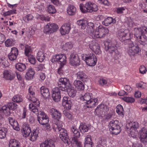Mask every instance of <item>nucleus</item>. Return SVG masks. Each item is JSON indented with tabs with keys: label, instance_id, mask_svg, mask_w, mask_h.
Here are the masks:
<instances>
[{
	"label": "nucleus",
	"instance_id": "nucleus-1",
	"mask_svg": "<svg viewBox=\"0 0 147 147\" xmlns=\"http://www.w3.org/2000/svg\"><path fill=\"white\" fill-rule=\"evenodd\" d=\"M29 108L30 111L38 115L37 119L39 123L41 125H45L46 127H48L49 119L46 114L44 112H41L39 114L37 107L34 106L32 103L29 104Z\"/></svg>",
	"mask_w": 147,
	"mask_h": 147
},
{
	"label": "nucleus",
	"instance_id": "nucleus-2",
	"mask_svg": "<svg viewBox=\"0 0 147 147\" xmlns=\"http://www.w3.org/2000/svg\"><path fill=\"white\" fill-rule=\"evenodd\" d=\"M147 33V28L145 26L141 28H136L134 29V34L136 39L141 44L144 45L146 44L147 38L145 34Z\"/></svg>",
	"mask_w": 147,
	"mask_h": 147
},
{
	"label": "nucleus",
	"instance_id": "nucleus-3",
	"mask_svg": "<svg viewBox=\"0 0 147 147\" xmlns=\"http://www.w3.org/2000/svg\"><path fill=\"white\" fill-rule=\"evenodd\" d=\"M50 112L52 115V118L55 120L54 122L57 126V128L59 130V137L62 141L64 142V129L63 128H60L61 126L59 127L58 123H60L59 119L61 116V113L57 110L54 108L50 109Z\"/></svg>",
	"mask_w": 147,
	"mask_h": 147
},
{
	"label": "nucleus",
	"instance_id": "nucleus-4",
	"mask_svg": "<svg viewBox=\"0 0 147 147\" xmlns=\"http://www.w3.org/2000/svg\"><path fill=\"white\" fill-rule=\"evenodd\" d=\"M80 10L83 13L96 11L98 9L97 5L91 1H88L84 5L81 3L79 5Z\"/></svg>",
	"mask_w": 147,
	"mask_h": 147
},
{
	"label": "nucleus",
	"instance_id": "nucleus-5",
	"mask_svg": "<svg viewBox=\"0 0 147 147\" xmlns=\"http://www.w3.org/2000/svg\"><path fill=\"white\" fill-rule=\"evenodd\" d=\"M81 57L82 59L85 61L86 64L89 66H94L96 64V57L92 53L88 54H82Z\"/></svg>",
	"mask_w": 147,
	"mask_h": 147
},
{
	"label": "nucleus",
	"instance_id": "nucleus-6",
	"mask_svg": "<svg viewBox=\"0 0 147 147\" xmlns=\"http://www.w3.org/2000/svg\"><path fill=\"white\" fill-rule=\"evenodd\" d=\"M28 94L27 96V99L34 103V106H38L40 104V102L35 97V90L32 86H29L28 89Z\"/></svg>",
	"mask_w": 147,
	"mask_h": 147
},
{
	"label": "nucleus",
	"instance_id": "nucleus-7",
	"mask_svg": "<svg viewBox=\"0 0 147 147\" xmlns=\"http://www.w3.org/2000/svg\"><path fill=\"white\" fill-rule=\"evenodd\" d=\"M65 92H66L70 97H74L76 95L77 91L72 86L69 80L65 78Z\"/></svg>",
	"mask_w": 147,
	"mask_h": 147
},
{
	"label": "nucleus",
	"instance_id": "nucleus-8",
	"mask_svg": "<svg viewBox=\"0 0 147 147\" xmlns=\"http://www.w3.org/2000/svg\"><path fill=\"white\" fill-rule=\"evenodd\" d=\"M118 121L117 120H113L110 122V131L112 134L117 135L121 131V127L118 124Z\"/></svg>",
	"mask_w": 147,
	"mask_h": 147
},
{
	"label": "nucleus",
	"instance_id": "nucleus-9",
	"mask_svg": "<svg viewBox=\"0 0 147 147\" xmlns=\"http://www.w3.org/2000/svg\"><path fill=\"white\" fill-rule=\"evenodd\" d=\"M141 51V49L138 44L132 42L129 44L127 52L130 56L132 57L140 52Z\"/></svg>",
	"mask_w": 147,
	"mask_h": 147
},
{
	"label": "nucleus",
	"instance_id": "nucleus-10",
	"mask_svg": "<svg viewBox=\"0 0 147 147\" xmlns=\"http://www.w3.org/2000/svg\"><path fill=\"white\" fill-rule=\"evenodd\" d=\"M58 25L55 23L47 24L44 28V32L46 34H50L56 32L58 29Z\"/></svg>",
	"mask_w": 147,
	"mask_h": 147
},
{
	"label": "nucleus",
	"instance_id": "nucleus-11",
	"mask_svg": "<svg viewBox=\"0 0 147 147\" xmlns=\"http://www.w3.org/2000/svg\"><path fill=\"white\" fill-rule=\"evenodd\" d=\"M107 48L108 51L110 53L112 56L115 59L119 55L118 50L116 48L115 45L111 42L108 43Z\"/></svg>",
	"mask_w": 147,
	"mask_h": 147
},
{
	"label": "nucleus",
	"instance_id": "nucleus-12",
	"mask_svg": "<svg viewBox=\"0 0 147 147\" xmlns=\"http://www.w3.org/2000/svg\"><path fill=\"white\" fill-rule=\"evenodd\" d=\"M70 64L74 66H79L80 64L79 58L75 53L71 54L69 57Z\"/></svg>",
	"mask_w": 147,
	"mask_h": 147
},
{
	"label": "nucleus",
	"instance_id": "nucleus-13",
	"mask_svg": "<svg viewBox=\"0 0 147 147\" xmlns=\"http://www.w3.org/2000/svg\"><path fill=\"white\" fill-rule=\"evenodd\" d=\"M89 48L96 54L99 55L101 53V51L99 45L95 41L90 42L89 44Z\"/></svg>",
	"mask_w": 147,
	"mask_h": 147
},
{
	"label": "nucleus",
	"instance_id": "nucleus-14",
	"mask_svg": "<svg viewBox=\"0 0 147 147\" xmlns=\"http://www.w3.org/2000/svg\"><path fill=\"white\" fill-rule=\"evenodd\" d=\"M128 30L126 29H121L118 32V37L119 40L122 42L128 39L127 36L128 33Z\"/></svg>",
	"mask_w": 147,
	"mask_h": 147
},
{
	"label": "nucleus",
	"instance_id": "nucleus-15",
	"mask_svg": "<svg viewBox=\"0 0 147 147\" xmlns=\"http://www.w3.org/2000/svg\"><path fill=\"white\" fill-rule=\"evenodd\" d=\"M52 97L53 100L56 102L60 101L61 98L60 91L58 87H55L53 89Z\"/></svg>",
	"mask_w": 147,
	"mask_h": 147
},
{
	"label": "nucleus",
	"instance_id": "nucleus-16",
	"mask_svg": "<svg viewBox=\"0 0 147 147\" xmlns=\"http://www.w3.org/2000/svg\"><path fill=\"white\" fill-rule=\"evenodd\" d=\"M21 131L24 137H27L28 136L31 132L29 125L26 123H24Z\"/></svg>",
	"mask_w": 147,
	"mask_h": 147
},
{
	"label": "nucleus",
	"instance_id": "nucleus-17",
	"mask_svg": "<svg viewBox=\"0 0 147 147\" xmlns=\"http://www.w3.org/2000/svg\"><path fill=\"white\" fill-rule=\"evenodd\" d=\"M19 51L16 47H13L11 48L10 53L8 55L9 59L11 61L16 60L18 55Z\"/></svg>",
	"mask_w": 147,
	"mask_h": 147
},
{
	"label": "nucleus",
	"instance_id": "nucleus-18",
	"mask_svg": "<svg viewBox=\"0 0 147 147\" xmlns=\"http://www.w3.org/2000/svg\"><path fill=\"white\" fill-rule=\"evenodd\" d=\"M140 133L141 141L143 143L147 142V129L144 127H142L140 130Z\"/></svg>",
	"mask_w": 147,
	"mask_h": 147
},
{
	"label": "nucleus",
	"instance_id": "nucleus-19",
	"mask_svg": "<svg viewBox=\"0 0 147 147\" xmlns=\"http://www.w3.org/2000/svg\"><path fill=\"white\" fill-rule=\"evenodd\" d=\"M97 30H98L100 38L104 37L108 33V29L107 28L104 27L102 26H99L97 28Z\"/></svg>",
	"mask_w": 147,
	"mask_h": 147
},
{
	"label": "nucleus",
	"instance_id": "nucleus-20",
	"mask_svg": "<svg viewBox=\"0 0 147 147\" xmlns=\"http://www.w3.org/2000/svg\"><path fill=\"white\" fill-rule=\"evenodd\" d=\"M129 125L130 126L129 131L131 136L134 135L136 134V129L139 127L138 123L137 122H133L129 123Z\"/></svg>",
	"mask_w": 147,
	"mask_h": 147
},
{
	"label": "nucleus",
	"instance_id": "nucleus-21",
	"mask_svg": "<svg viewBox=\"0 0 147 147\" xmlns=\"http://www.w3.org/2000/svg\"><path fill=\"white\" fill-rule=\"evenodd\" d=\"M8 119L9 123L13 129L17 131H19L20 129L17 121L12 117H9Z\"/></svg>",
	"mask_w": 147,
	"mask_h": 147
},
{
	"label": "nucleus",
	"instance_id": "nucleus-22",
	"mask_svg": "<svg viewBox=\"0 0 147 147\" xmlns=\"http://www.w3.org/2000/svg\"><path fill=\"white\" fill-rule=\"evenodd\" d=\"M63 54H59L53 56L51 59V61L53 63L59 61L60 63H64V58H63Z\"/></svg>",
	"mask_w": 147,
	"mask_h": 147
},
{
	"label": "nucleus",
	"instance_id": "nucleus-23",
	"mask_svg": "<svg viewBox=\"0 0 147 147\" xmlns=\"http://www.w3.org/2000/svg\"><path fill=\"white\" fill-rule=\"evenodd\" d=\"M77 11L76 8L71 5H69L66 9V11L68 15L72 16L75 15Z\"/></svg>",
	"mask_w": 147,
	"mask_h": 147
},
{
	"label": "nucleus",
	"instance_id": "nucleus-24",
	"mask_svg": "<svg viewBox=\"0 0 147 147\" xmlns=\"http://www.w3.org/2000/svg\"><path fill=\"white\" fill-rule=\"evenodd\" d=\"M40 147H55V146L53 141L50 139L49 140H46L41 143Z\"/></svg>",
	"mask_w": 147,
	"mask_h": 147
},
{
	"label": "nucleus",
	"instance_id": "nucleus-25",
	"mask_svg": "<svg viewBox=\"0 0 147 147\" xmlns=\"http://www.w3.org/2000/svg\"><path fill=\"white\" fill-rule=\"evenodd\" d=\"M39 131L37 129H35L31 132V134L30 135L29 139L32 142L36 140L38 137Z\"/></svg>",
	"mask_w": 147,
	"mask_h": 147
},
{
	"label": "nucleus",
	"instance_id": "nucleus-26",
	"mask_svg": "<svg viewBox=\"0 0 147 147\" xmlns=\"http://www.w3.org/2000/svg\"><path fill=\"white\" fill-rule=\"evenodd\" d=\"M74 84L76 88L79 90H83L84 89V85L82 82L80 80H76Z\"/></svg>",
	"mask_w": 147,
	"mask_h": 147
},
{
	"label": "nucleus",
	"instance_id": "nucleus-27",
	"mask_svg": "<svg viewBox=\"0 0 147 147\" xmlns=\"http://www.w3.org/2000/svg\"><path fill=\"white\" fill-rule=\"evenodd\" d=\"M40 92L42 95L45 98H47L49 96V92L48 89L42 86L41 87Z\"/></svg>",
	"mask_w": 147,
	"mask_h": 147
},
{
	"label": "nucleus",
	"instance_id": "nucleus-28",
	"mask_svg": "<svg viewBox=\"0 0 147 147\" xmlns=\"http://www.w3.org/2000/svg\"><path fill=\"white\" fill-rule=\"evenodd\" d=\"M3 112L6 116H9L10 114V110L7 105L3 106L1 109H0V113Z\"/></svg>",
	"mask_w": 147,
	"mask_h": 147
},
{
	"label": "nucleus",
	"instance_id": "nucleus-29",
	"mask_svg": "<svg viewBox=\"0 0 147 147\" xmlns=\"http://www.w3.org/2000/svg\"><path fill=\"white\" fill-rule=\"evenodd\" d=\"M9 147H20V143L15 139H11L9 141Z\"/></svg>",
	"mask_w": 147,
	"mask_h": 147
},
{
	"label": "nucleus",
	"instance_id": "nucleus-30",
	"mask_svg": "<svg viewBox=\"0 0 147 147\" xmlns=\"http://www.w3.org/2000/svg\"><path fill=\"white\" fill-rule=\"evenodd\" d=\"M115 19H113L111 17H108L105 19L102 24L105 26H108L111 23H115Z\"/></svg>",
	"mask_w": 147,
	"mask_h": 147
},
{
	"label": "nucleus",
	"instance_id": "nucleus-31",
	"mask_svg": "<svg viewBox=\"0 0 147 147\" xmlns=\"http://www.w3.org/2000/svg\"><path fill=\"white\" fill-rule=\"evenodd\" d=\"M77 24L79 26H81V28L82 30H84L85 29L87 25V22L85 20H80L77 21Z\"/></svg>",
	"mask_w": 147,
	"mask_h": 147
},
{
	"label": "nucleus",
	"instance_id": "nucleus-32",
	"mask_svg": "<svg viewBox=\"0 0 147 147\" xmlns=\"http://www.w3.org/2000/svg\"><path fill=\"white\" fill-rule=\"evenodd\" d=\"M97 101V99L96 98L94 99H91L86 103L87 104V107L92 108L94 107L96 105Z\"/></svg>",
	"mask_w": 147,
	"mask_h": 147
},
{
	"label": "nucleus",
	"instance_id": "nucleus-33",
	"mask_svg": "<svg viewBox=\"0 0 147 147\" xmlns=\"http://www.w3.org/2000/svg\"><path fill=\"white\" fill-rule=\"evenodd\" d=\"M71 130L74 134L73 138H78L80 137V133L76 127L72 126Z\"/></svg>",
	"mask_w": 147,
	"mask_h": 147
},
{
	"label": "nucleus",
	"instance_id": "nucleus-34",
	"mask_svg": "<svg viewBox=\"0 0 147 147\" xmlns=\"http://www.w3.org/2000/svg\"><path fill=\"white\" fill-rule=\"evenodd\" d=\"M16 69L19 71L22 72L26 68V66L25 64L21 63H18L16 65Z\"/></svg>",
	"mask_w": 147,
	"mask_h": 147
},
{
	"label": "nucleus",
	"instance_id": "nucleus-35",
	"mask_svg": "<svg viewBox=\"0 0 147 147\" xmlns=\"http://www.w3.org/2000/svg\"><path fill=\"white\" fill-rule=\"evenodd\" d=\"M91 99V95L89 93H86L80 97L81 100L84 101L86 103Z\"/></svg>",
	"mask_w": 147,
	"mask_h": 147
},
{
	"label": "nucleus",
	"instance_id": "nucleus-36",
	"mask_svg": "<svg viewBox=\"0 0 147 147\" xmlns=\"http://www.w3.org/2000/svg\"><path fill=\"white\" fill-rule=\"evenodd\" d=\"M12 100L14 102L20 103L23 101V99L22 96L19 94H17L13 96Z\"/></svg>",
	"mask_w": 147,
	"mask_h": 147
},
{
	"label": "nucleus",
	"instance_id": "nucleus-37",
	"mask_svg": "<svg viewBox=\"0 0 147 147\" xmlns=\"http://www.w3.org/2000/svg\"><path fill=\"white\" fill-rule=\"evenodd\" d=\"M37 59L38 61L40 62H42L45 59V55L42 51H38L37 53Z\"/></svg>",
	"mask_w": 147,
	"mask_h": 147
},
{
	"label": "nucleus",
	"instance_id": "nucleus-38",
	"mask_svg": "<svg viewBox=\"0 0 147 147\" xmlns=\"http://www.w3.org/2000/svg\"><path fill=\"white\" fill-rule=\"evenodd\" d=\"M58 86L61 90L64 91V78H61L59 80L58 82Z\"/></svg>",
	"mask_w": 147,
	"mask_h": 147
},
{
	"label": "nucleus",
	"instance_id": "nucleus-39",
	"mask_svg": "<svg viewBox=\"0 0 147 147\" xmlns=\"http://www.w3.org/2000/svg\"><path fill=\"white\" fill-rule=\"evenodd\" d=\"M47 10L48 12L51 14L54 13L56 12L55 7L51 5H49L47 6Z\"/></svg>",
	"mask_w": 147,
	"mask_h": 147
},
{
	"label": "nucleus",
	"instance_id": "nucleus-40",
	"mask_svg": "<svg viewBox=\"0 0 147 147\" xmlns=\"http://www.w3.org/2000/svg\"><path fill=\"white\" fill-rule=\"evenodd\" d=\"M65 108H66L67 110L70 109L72 106V103L70 100H68L67 97H65Z\"/></svg>",
	"mask_w": 147,
	"mask_h": 147
},
{
	"label": "nucleus",
	"instance_id": "nucleus-41",
	"mask_svg": "<svg viewBox=\"0 0 147 147\" xmlns=\"http://www.w3.org/2000/svg\"><path fill=\"white\" fill-rule=\"evenodd\" d=\"M89 34L94 38H100L99 32L98 30H97V28H96L95 31L94 30V31L90 32Z\"/></svg>",
	"mask_w": 147,
	"mask_h": 147
},
{
	"label": "nucleus",
	"instance_id": "nucleus-42",
	"mask_svg": "<svg viewBox=\"0 0 147 147\" xmlns=\"http://www.w3.org/2000/svg\"><path fill=\"white\" fill-rule=\"evenodd\" d=\"M94 24L92 22L88 23V26L86 30L87 32L89 34L90 32L94 31Z\"/></svg>",
	"mask_w": 147,
	"mask_h": 147
},
{
	"label": "nucleus",
	"instance_id": "nucleus-43",
	"mask_svg": "<svg viewBox=\"0 0 147 147\" xmlns=\"http://www.w3.org/2000/svg\"><path fill=\"white\" fill-rule=\"evenodd\" d=\"M14 41L12 38L7 39L5 42V45L7 47H11L14 45Z\"/></svg>",
	"mask_w": 147,
	"mask_h": 147
},
{
	"label": "nucleus",
	"instance_id": "nucleus-44",
	"mask_svg": "<svg viewBox=\"0 0 147 147\" xmlns=\"http://www.w3.org/2000/svg\"><path fill=\"white\" fill-rule=\"evenodd\" d=\"M7 132V129L3 127L0 129V138L3 139L5 138L6 133Z\"/></svg>",
	"mask_w": 147,
	"mask_h": 147
},
{
	"label": "nucleus",
	"instance_id": "nucleus-45",
	"mask_svg": "<svg viewBox=\"0 0 147 147\" xmlns=\"http://www.w3.org/2000/svg\"><path fill=\"white\" fill-rule=\"evenodd\" d=\"M24 51L25 54L26 56L28 57L30 55H31L32 52V49L30 46L28 45L26 46Z\"/></svg>",
	"mask_w": 147,
	"mask_h": 147
},
{
	"label": "nucleus",
	"instance_id": "nucleus-46",
	"mask_svg": "<svg viewBox=\"0 0 147 147\" xmlns=\"http://www.w3.org/2000/svg\"><path fill=\"white\" fill-rule=\"evenodd\" d=\"M65 144H67V145H71L70 140L68 136L67 130L65 129Z\"/></svg>",
	"mask_w": 147,
	"mask_h": 147
},
{
	"label": "nucleus",
	"instance_id": "nucleus-47",
	"mask_svg": "<svg viewBox=\"0 0 147 147\" xmlns=\"http://www.w3.org/2000/svg\"><path fill=\"white\" fill-rule=\"evenodd\" d=\"M80 129L82 133H84L88 131V127L85 124L81 123L80 127Z\"/></svg>",
	"mask_w": 147,
	"mask_h": 147
},
{
	"label": "nucleus",
	"instance_id": "nucleus-48",
	"mask_svg": "<svg viewBox=\"0 0 147 147\" xmlns=\"http://www.w3.org/2000/svg\"><path fill=\"white\" fill-rule=\"evenodd\" d=\"M7 106L9 107V109L12 110H14L17 109L18 107L17 104L13 102H10L7 104Z\"/></svg>",
	"mask_w": 147,
	"mask_h": 147
},
{
	"label": "nucleus",
	"instance_id": "nucleus-49",
	"mask_svg": "<svg viewBox=\"0 0 147 147\" xmlns=\"http://www.w3.org/2000/svg\"><path fill=\"white\" fill-rule=\"evenodd\" d=\"M116 112L118 113V114L121 115H123V109L122 106L119 105H117L116 107Z\"/></svg>",
	"mask_w": 147,
	"mask_h": 147
},
{
	"label": "nucleus",
	"instance_id": "nucleus-50",
	"mask_svg": "<svg viewBox=\"0 0 147 147\" xmlns=\"http://www.w3.org/2000/svg\"><path fill=\"white\" fill-rule=\"evenodd\" d=\"M101 109V105L98 106L95 111V113L96 115L103 117V116L101 113L102 112V111Z\"/></svg>",
	"mask_w": 147,
	"mask_h": 147
},
{
	"label": "nucleus",
	"instance_id": "nucleus-51",
	"mask_svg": "<svg viewBox=\"0 0 147 147\" xmlns=\"http://www.w3.org/2000/svg\"><path fill=\"white\" fill-rule=\"evenodd\" d=\"M77 77L78 79H81L83 82L87 81L88 80V77L84 74H78Z\"/></svg>",
	"mask_w": 147,
	"mask_h": 147
},
{
	"label": "nucleus",
	"instance_id": "nucleus-52",
	"mask_svg": "<svg viewBox=\"0 0 147 147\" xmlns=\"http://www.w3.org/2000/svg\"><path fill=\"white\" fill-rule=\"evenodd\" d=\"M101 108L102 111V114L103 116L105 115V113L108 111L109 108L107 106L104 105H101Z\"/></svg>",
	"mask_w": 147,
	"mask_h": 147
},
{
	"label": "nucleus",
	"instance_id": "nucleus-53",
	"mask_svg": "<svg viewBox=\"0 0 147 147\" xmlns=\"http://www.w3.org/2000/svg\"><path fill=\"white\" fill-rule=\"evenodd\" d=\"M33 17L32 15L29 14L26 15L24 18V20L26 22H28L32 20Z\"/></svg>",
	"mask_w": 147,
	"mask_h": 147
},
{
	"label": "nucleus",
	"instance_id": "nucleus-54",
	"mask_svg": "<svg viewBox=\"0 0 147 147\" xmlns=\"http://www.w3.org/2000/svg\"><path fill=\"white\" fill-rule=\"evenodd\" d=\"M29 61L32 64L34 65L36 62L35 57L32 55H30L28 57Z\"/></svg>",
	"mask_w": 147,
	"mask_h": 147
},
{
	"label": "nucleus",
	"instance_id": "nucleus-55",
	"mask_svg": "<svg viewBox=\"0 0 147 147\" xmlns=\"http://www.w3.org/2000/svg\"><path fill=\"white\" fill-rule=\"evenodd\" d=\"M123 100L126 102L130 103L134 102L135 101L134 98L131 97H125L123 98Z\"/></svg>",
	"mask_w": 147,
	"mask_h": 147
},
{
	"label": "nucleus",
	"instance_id": "nucleus-56",
	"mask_svg": "<svg viewBox=\"0 0 147 147\" xmlns=\"http://www.w3.org/2000/svg\"><path fill=\"white\" fill-rule=\"evenodd\" d=\"M70 29V24L69 22H68L65 25V34L69 33Z\"/></svg>",
	"mask_w": 147,
	"mask_h": 147
},
{
	"label": "nucleus",
	"instance_id": "nucleus-57",
	"mask_svg": "<svg viewBox=\"0 0 147 147\" xmlns=\"http://www.w3.org/2000/svg\"><path fill=\"white\" fill-rule=\"evenodd\" d=\"M16 10L14 9H13V10H11L9 11L4 13L3 15L5 16H9L11 14H13L16 13Z\"/></svg>",
	"mask_w": 147,
	"mask_h": 147
},
{
	"label": "nucleus",
	"instance_id": "nucleus-58",
	"mask_svg": "<svg viewBox=\"0 0 147 147\" xmlns=\"http://www.w3.org/2000/svg\"><path fill=\"white\" fill-rule=\"evenodd\" d=\"M13 74H3L4 78L6 80H12L14 77Z\"/></svg>",
	"mask_w": 147,
	"mask_h": 147
},
{
	"label": "nucleus",
	"instance_id": "nucleus-59",
	"mask_svg": "<svg viewBox=\"0 0 147 147\" xmlns=\"http://www.w3.org/2000/svg\"><path fill=\"white\" fill-rule=\"evenodd\" d=\"M0 63L3 66V67H7L8 65V62L5 59H1Z\"/></svg>",
	"mask_w": 147,
	"mask_h": 147
},
{
	"label": "nucleus",
	"instance_id": "nucleus-60",
	"mask_svg": "<svg viewBox=\"0 0 147 147\" xmlns=\"http://www.w3.org/2000/svg\"><path fill=\"white\" fill-rule=\"evenodd\" d=\"M73 143L76 144V146L78 147H82V144L81 143L78 141L77 138H73Z\"/></svg>",
	"mask_w": 147,
	"mask_h": 147
},
{
	"label": "nucleus",
	"instance_id": "nucleus-61",
	"mask_svg": "<svg viewBox=\"0 0 147 147\" xmlns=\"http://www.w3.org/2000/svg\"><path fill=\"white\" fill-rule=\"evenodd\" d=\"M125 7H119L117 9L116 12L119 14H121L123 13V11L125 9Z\"/></svg>",
	"mask_w": 147,
	"mask_h": 147
},
{
	"label": "nucleus",
	"instance_id": "nucleus-62",
	"mask_svg": "<svg viewBox=\"0 0 147 147\" xmlns=\"http://www.w3.org/2000/svg\"><path fill=\"white\" fill-rule=\"evenodd\" d=\"M40 18L42 20H44L45 21L48 22L50 20V18L49 16L43 15L40 16Z\"/></svg>",
	"mask_w": 147,
	"mask_h": 147
},
{
	"label": "nucleus",
	"instance_id": "nucleus-63",
	"mask_svg": "<svg viewBox=\"0 0 147 147\" xmlns=\"http://www.w3.org/2000/svg\"><path fill=\"white\" fill-rule=\"evenodd\" d=\"M139 69L141 74H145L147 71L146 67L143 65L141 66Z\"/></svg>",
	"mask_w": 147,
	"mask_h": 147
},
{
	"label": "nucleus",
	"instance_id": "nucleus-64",
	"mask_svg": "<svg viewBox=\"0 0 147 147\" xmlns=\"http://www.w3.org/2000/svg\"><path fill=\"white\" fill-rule=\"evenodd\" d=\"M60 67L58 69V74H63V71L62 69L64 65V63H60Z\"/></svg>",
	"mask_w": 147,
	"mask_h": 147
}]
</instances>
